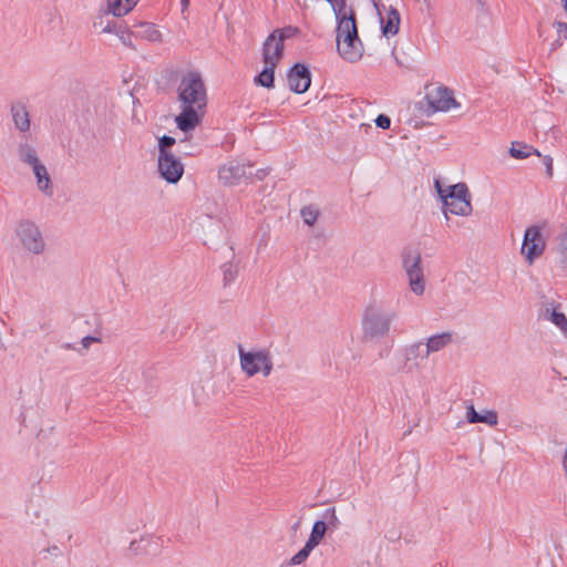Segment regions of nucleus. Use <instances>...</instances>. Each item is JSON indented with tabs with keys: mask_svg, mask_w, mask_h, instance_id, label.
Returning <instances> with one entry per match:
<instances>
[{
	"mask_svg": "<svg viewBox=\"0 0 567 567\" xmlns=\"http://www.w3.org/2000/svg\"><path fill=\"white\" fill-rule=\"evenodd\" d=\"M560 41L559 40H556L553 44H551V51L556 50L559 45H560Z\"/></svg>",
	"mask_w": 567,
	"mask_h": 567,
	"instance_id": "ea45409f",
	"label": "nucleus"
},
{
	"mask_svg": "<svg viewBox=\"0 0 567 567\" xmlns=\"http://www.w3.org/2000/svg\"><path fill=\"white\" fill-rule=\"evenodd\" d=\"M508 152L509 155L516 159H525L529 157L532 154H535L539 157L542 156L538 150L519 142H513Z\"/></svg>",
	"mask_w": 567,
	"mask_h": 567,
	"instance_id": "aec40b11",
	"label": "nucleus"
},
{
	"mask_svg": "<svg viewBox=\"0 0 567 567\" xmlns=\"http://www.w3.org/2000/svg\"><path fill=\"white\" fill-rule=\"evenodd\" d=\"M94 342H100V339L96 337L86 336L81 340V346L83 350H87Z\"/></svg>",
	"mask_w": 567,
	"mask_h": 567,
	"instance_id": "c9c22d12",
	"label": "nucleus"
},
{
	"mask_svg": "<svg viewBox=\"0 0 567 567\" xmlns=\"http://www.w3.org/2000/svg\"><path fill=\"white\" fill-rule=\"evenodd\" d=\"M549 320L554 323L564 334L567 332V317L555 310L551 311Z\"/></svg>",
	"mask_w": 567,
	"mask_h": 567,
	"instance_id": "c85d7f7f",
	"label": "nucleus"
},
{
	"mask_svg": "<svg viewBox=\"0 0 567 567\" xmlns=\"http://www.w3.org/2000/svg\"><path fill=\"white\" fill-rule=\"evenodd\" d=\"M158 173L169 184H176L184 174V165L174 154L158 155Z\"/></svg>",
	"mask_w": 567,
	"mask_h": 567,
	"instance_id": "9d476101",
	"label": "nucleus"
},
{
	"mask_svg": "<svg viewBox=\"0 0 567 567\" xmlns=\"http://www.w3.org/2000/svg\"><path fill=\"white\" fill-rule=\"evenodd\" d=\"M32 171L37 178L38 189L47 196H52L53 187L47 167L40 162L32 166Z\"/></svg>",
	"mask_w": 567,
	"mask_h": 567,
	"instance_id": "dca6fc26",
	"label": "nucleus"
},
{
	"mask_svg": "<svg viewBox=\"0 0 567 567\" xmlns=\"http://www.w3.org/2000/svg\"><path fill=\"white\" fill-rule=\"evenodd\" d=\"M434 187L443 203V213L446 219H449V214L457 216L472 214L471 195L466 184L457 183L444 186L439 179H435Z\"/></svg>",
	"mask_w": 567,
	"mask_h": 567,
	"instance_id": "7ed1b4c3",
	"label": "nucleus"
},
{
	"mask_svg": "<svg viewBox=\"0 0 567 567\" xmlns=\"http://www.w3.org/2000/svg\"><path fill=\"white\" fill-rule=\"evenodd\" d=\"M375 124L378 127L380 128H383V130H386L390 127L391 125V120L389 116L386 115H383V114H380L377 118H375Z\"/></svg>",
	"mask_w": 567,
	"mask_h": 567,
	"instance_id": "f704fd0d",
	"label": "nucleus"
},
{
	"mask_svg": "<svg viewBox=\"0 0 567 567\" xmlns=\"http://www.w3.org/2000/svg\"><path fill=\"white\" fill-rule=\"evenodd\" d=\"M327 1L331 4L332 10L339 21H341L343 13H346L347 16H350V13H348L346 10V1L344 0H327Z\"/></svg>",
	"mask_w": 567,
	"mask_h": 567,
	"instance_id": "72a5a7b5",
	"label": "nucleus"
},
{
	"mask_svg": "<svg viewBox=\"0 0 567 567\" xmlns=\"http://www.w3.org/2000/svg\"><path fill=\"white\" fill-rule=\"evenodd\" d=\"M14 235L20 247L28 254L40 256L45 252L47 243L42 229L34 221L20 220L14 228Z\"/></svg>",
	"mask_w": 567,
	"mask_h": 567,
	"instance_id": "423d86ee",
	"label": "nucleus"
},
{
	"mask_svg": "<svg viewBox=\"0 0 567 567\" xmlns=\"http://www.w3.org/2000/svg\"><path fill=\"white\" fill-rule=\"evenodd\" d=\"M248 168H250V165L235 159L229 161L219 167L218 178L224 185L234 186L251 175V172H247Z\"/></svg>",
	"mask_w": 567,
	"mask_h": 567,
	"instance_id": "1a4fd4ad",
	"label": "nucleus"
},
{
	"mask_svg": "<svg viewBox=\"0 0 567 567\" xmlns=\"http://www.w3.org/2000/svg\"><path fill=\"white\" fill-rule=\"evenodd\" d=\"M189 3V0H182V4L186 8Z\"/></svg>",
	"mask_w": 567,
	"mask_h": 567,
	"instance_id": "a19ab883",
	"label": "nucleus"
},
{
	"mask_svg": "<svg viewBox=\"0 0 567 567\" xmlns=\"http://www.w3.org/2000/svg\"><path fill=\"white\" fill-rule=\"evenodd\" d=\"M237 275L238 269L236 266L231 264H226L223 266V280L225 286L231 284L237 278Z\"/></svg>",
	"mask_w": 567,
	"mask_h": 567,
	"instance_id": "7c9ffc66",
	"label": "nucleus"
},
{
	"mask_svg": "<svg viewBox=\"0 0 567 567\" xmlns=\"http://www.w3.org/2000/svg\"><path fill=\"white\" fill-rule=\"evenodd\" d=\"M120 39L122 40L123 43H125V44L127 43L126 38L124 35H121Z\"/></svg>",
	"mask_w": 567,
	"mask_h": 567,
	"instance_id": "37998d69",
	"label": "nucleus"
},
{
	"mask_svg": "<svg viewBox=\"0 0 567 567\" xmlns=\"http://www.w3.org/2000/svg\"><path fill=\"white\" fill-rule=\"evenodd\" d=\"M138 35L152 42L162 40L161 31L152 23L143 22L140 24Z\"/></svg>",
	"mask_w": 567,
	"mask_h": 567,
	"instance_id": "b1692460",
	"label": "nucleus"
},
{
	"mask_svg": "<svg viewBox=\"0 0 567 567\" xmlns=\"http://www.w3.org/2000/svg\"><path fill=\"white\" fill-rule=\"evenodd\" d=\"M454 341V333L451 331H444L441 333L433 334L425 340L424 357H429L432 353L439 352Z\"/></svg>",
	"mask_w": 567,
	"mask_h": 567,
	"instance_id": "4468645a",
	"label": "nucleus"
},
{
	"mask_svg": "<svg viewBox=\"0 0 567 567\" xmlns=\"http://www.w3.org/2000/svg\"><path fill=\"white\" fill-rule=\"evenodd\" d=\"M543 162L546 166L548 177L553 176V158L549 155L543 156Z\"/></svg>",
	"mask_w": 567,
	"mask_h": 567,
	"instance_id": "4c0bfd02",
	"label": "nucleus"
},
{
	"mask_svg": "<svg viewBox=\"0 0 567 567\" xmlns=\"http://www.w3.org/2000/svg\"><path fill=\"white\" fill-rule=\"evenodd\" d=\"M327 529L328 528H327V524L324 520L315 522L307 543L316 548L323 539V537L327 533Z\"/></svg>",
	"mask_w": 567,
	"mask_h": 567,
	"instance_id": "4be33fe9",
	"label": "nucleus"
},
{
	"mask_svg": "<svg viewBox=\"0 0 567 567\" xmlns=\"http://www.w3.org/2000/svg\"><path fill=\"white\" fill-rule=\"evenodd\" d=\"M426 99L429 104L437 112H449L452 109L460 107V103L454 99L453 92L446 86H436L431 90Z\"/></svg>",
	"mask_w": 567,
	"mask_h": 567,
	"instance_id": "9b49d317",
	"label": "nucleus"
},
{
	"mask_svg": "<svg viewBox=\"0 0 567 567\" xmlns=\"http://www.w3.org/2000/svg\"><path fill=\"white\" fill-rule=\"evenodd\" d=\"M276 66L265 64L264 70L255 78V83L267 89L274 87Z\"/></svg>",
	"mask_w": 567,
	"mask_h": 567,
	"instance_id": "5701e85b",
	"label": "nucleus"
},
{
	"mask_svg": "<svg viewBox=\"0 0 567 567\" xmlns=\"http://www.w3.org/2000/svg\"><path fill=\"white\" fill-rule=\"evenodd\" d=\"M18 154L20 159L31 167L40 163L35 150L29 143H20L18 146Z\"/></svg>",
	"mask_w": 567,
	"mask_h": 567,
	"instance_id": "412c9836",
	"label": "nucleus"
},
{
	"mask_svg": "<svg viewBox=\"0 0 567 567\" xmlns=\"http://www.w3.org/2000/svg\"><path fill=\"white\" fill-rule=\"evenodd\" d=\"M555 252L563 264H567V228L556 238Z\"/></svg>",
	"mask_w": 567,
	"mask_h": 567,
	"instance_id": "a878e982",
	"label": "nucleus"
},
{
	"mask_svg": "<svg viewBox=\"0 0 567 567\" xmlns=\"http://www.w3.org/2000/svg\"><path fill=\"white\" fill-rule=\"evenodd\" d=\"M564 336L567 338V332Z\"/></svg>",
	"mask_w": 567,
	"mask_h": 567,
	"instance_id": "a18cd8bd",
	"label": "nucleus"
},
{
	"mask_svg": "<svg viewBox=\"0 0 567 567\" xmlns=\"http://www.w3.org/2000/svg\"><path fill=\"white\" fill-rule=\"evenodd\" d=\"M337 47L339 54L349 62H357L362 58L363 47L358 37L354 14L343 13L337 28Z\"/></svg>",
	"mask_w": 567,
	"mask_h": 567,
	"instance_id": "20e7f679",
	"label": "nucleus"
},
{
	"mask_svg": "<svg viewBox=\"0 0 567 567\" xmlns=\"http://www.w3.org/2000/svg\"><path fill=\"white\" fill-rule=\"evenodd\" d=\"M466 419L470 423H485L495 426L498 423L497 413L493 410H485L482 413L476 412L473 405L466 409Z\"/></svg>",
	"mask_w": 567,
	"mask_h": 567,
	"instance_id": "f3484780",
	"label": "nucleus"
},
{
	"mask_svg": "<svg viewBox=\"0 0 567 567\" xmlns=\"http://www.w3.org/2000/svg\"><path fill=\"white\" fill-rule=\"evenodd\" d=\"M402 267L410 290L415 296L424 295L426 280L424 276L421 252L414 248L405 249L402 254Z\"/></svg>",
	"mask_w": 567,
	"mask_h": 567,
	"instance_id": "0eeeda50",
	"label": "nucleus"
},
{
	"mask_svg": "<svg viewBox=\"0 0 567 567\" xmlns=\"http://www.w3.org/2000/svg\"><path fill=\"white\" fill-rule=\"evenodd\" d=\"M554 27L556 28V30H557L559 35H561L563 38L567 39V23L560 22V21H556L554 23Z\"/></svg>",
	"mask_w": 567,
	"mask_h": 567,
	"instance_id": "e433bc0d",
	"label": "nucleus"
},
{
	"mask_svg": "<svg viewBox=\"0 0 567 567\" xmlns=\"http://www.w3.org/2000/svg\"><path fill=\"white\" fill-rule=\"evenodd\" d=\"M323 518L327 520L326 522L327 528L328 527L337 528L340 524L334 507H330V508L326 509L323 513Z\"/></svg>",
	"mask_w": 567,
	"mask_h": 567,
	"instance_id": "473e14b6",
	"label": "nucleus"
},
{
	"mask_svg": "<svg viewBox=\"0 0 567 567\" xmlns=\"http://www.w3.org/2000/svg\"><path fill=\"white\" fill-rule=\"evenodd\" d=\"M300 214H301L303 221L307 225L312 226L316 224V221L320 215V210L316 205H308L301 209Z\"/></svg>",
	"mask_w": 567,
	"mask_h": 567,
	"instance_id": "cd10ccee",
	"label": "nucleus"
},
{
	"mask_svg": "<svg viewBox=\"0 0 567 567\" xmlns=\"http://www.w3.org/2000/svg\"><path fill=\"white\" fill-rule=\"evenodd\" d=\"M285 45L280 39H276L275 35H268L262 43V62L264 64L276 66L284 56Z\"/></svg>",
	"mask_w": 567,
	"mask_h": 567,
	"instance_id": "ddd939ff",
	"label": "nucleus"
},
{
	"mask_svg": "<svg viewBox=\"0 0 567 567\" xmlns=\"http://www.w3.org/2000/svg\"><path fill=\"white\" fill-rule=\"evenodd\" d=\"M382 33L385 37L395 35L400 29V13L399 11L390 7L386 17L381 18Z\"/></svg>",
	"mask_w": 567,
	"mask_h": 567,
	"instance_id": "a211bd4d",
	"label": "nucleus"
},
{
	"mask_svg": "<svg viewBox=\"0 0 567 567\" xmlns=\"http://www.w3.org/2000/svg\"><path fill=\"white\" fill-rule=\"evenodd\" d=\"M102 32H103V33H113V32H116V30H115V23H114V22H107V23L102 28Z\"/></svg>",
	"mask_w": 567,
	"mask_h": 567,
	"instance_id": "58836bf2",
	"label": "nucleus"
},
{
	"mask_svg": "<svg viewBox=\"0 0 567 567\" xmlns=\"http://www.w3.org/2000/svg\"><path fill=\"white\" fill-rule=\"evenodd\" d=\"M398 313L393 309L384 307L378 301H371L363 310L361 327L365 340H380L385 338L391 330V324Z\"/></svg>",
	"mask_w": 567,
	"mask_h": 567,
	"instance_id": "f03ea898",
	"label": "nucleus"
},
{
	"mask_svg": "<svg viewBox=\"0 0 567 567\" xmlns=\"http://www.w3.org/2000/svg\"><path fill=\"white\" fill-rule=\"evenodd\" d=\"M177 103L179 113L175 116V124L188 134L202 124L207 110V89L199 72L183 74L177 86Z\"/></svg>",
	"mask_w": 567,
	"mask_h": 567,
	"instance_id": "f257e3e1",
	"label": "nucleus"
},
{
	"mask_svg": "<svg viewBox=\"0 0 567 567\" xmlns=\"http://www.w3.org/2000/svg\"><path fill=\"white\" fill-rule=\"evenodd\" d=\"M561 1L564 2V6H566V3H567V0H561Z\"/></svg>",
	"mask_w": 567,
	"mask_h": 567,
	"instance_id": "c03bdc74",
	"label": "nucleus"
},
{
	"mask_svg": "<svg viewBox=\"0 0 567 567\" xmlns=\"http://www.w3.org/2000/svg\"><path fill=\"white\" fill-rule=\"evenodd\" d=\"M52 553H54V554H60V549H59L58 547H53V548H52Z\"/></svg>",
	"mask_w": 567,
	"mask_h": 567,
	"instance_id": "79ce46f5",
	"label": "nucleus"
},
{
	"mask_svg": "<svg viewBox=\"0 0 567 567\" xmlns=\"http://www.w3.org/2000/svg\"><path fill=\"white\" fill-rule=\"evenodd\" d=\"M11 117L14 124V127L21 132L25 133L30 130L31 120L29 111L24 103L22 102H13L10 107Z\"/></svg>",
	"mask_w": 567,
	"mask_h": 567,
	"instance_id": "2eb2a0df",
	"label": "nucleus"
},
{
	"mask_svg": "<svg viewBox=\"0 0 567 567\" xmlns=\"http://www.w3.org/2000/svg\"><path fill=\"white\" fill-rule=\"evenodd\" d=\"M288 85L295 93H305L310 84L311 76L306 65L297 63L295 64L287 74Z\"/></svg>",
	"mask_w": 567,
	"mask_h": 567,
	"instance_id": "f8f14e48",
	"label": "nucleus"
},
{
	"mask_svg": "<svg viewBox=\"0 0 567 567\" xmlns=\"http://www.w3.org/2000/svg\"><path fill=\"white\" fill-rule=\"evenodd\" d=\"M313 549L315 547L306 542L305 546L288 560L287 566L302 565L308 559Z\"/></svg>",
	"mask_w": 567,
	"mask_h": 567,
	"instance_id": "bb28decb",
	"label": "nucleus"
},
{
	"mask_svg": "<svg viewBox=\"0 0 567 567\" xmlns=\"http://www.w3.org/2000/svg\"><path fill=\"white\" fill-rule=\"evenodd\" d=\"M176 143V140L171 136H162L158 141V155L172 154L169 148Z\"/></svg>",
	"mask_w": 567,
	"mask_h": 567,
	"instance_id": "2f4dec72",
	"label": "nucleus"
},
{
	"mask_svg": "<svg viewBox=\"0 0 567 567\" xmlns=\"http://www.w3.org/2000/svg\"><path fill=\"white\" fill-rule=\"evenodd\" d=\"M140 0H107V12L114 17L127 14Z\"/></svg>",
	"mask_w": 567,
	"mask_h": 567,
	"instance_id": "6ab92c4d",
	"label": "nucleus"
},
{
	"mask_svg": "<svg viewBox=\"0 0 567 567\" xmlns=\"http://www.w3.org/2000/svg\"><path fill=\"white\" fill-rule=\"evenodd\" d=\"M424 343L421 341L411 343L410 346L404 348V359H405V365L408 362L416 360L417 358L424 359Z\"/></svg>",
	"mask_w": 567,
	"mask_h": 567,
	"instance_id": "393cba45",
	"label": "nucleus"
},
{
	"mask_svg": "<svg viewBox=\"0 0 567 567\" xmlns=\"http://www.w3.org/2000/svg\"><path fill=\"white\" fill-rule=\"evenodd\" d=\"M297 33L298 29L289 25L282 29L275 30L270 33V35H275L276 39H280L281 43L284 44L286 39H290L295 37Z\"/></svg>",
	"mask_w": 567,
	"mask_h": 567,
	"instance_id": "c756f323",
	"label": "nucleus"
},
{
	"mask_svg": "<svg viewBox=\"0 0 567 567\" xmlns=\"http://www.w3.org/2000/svg\"><path fill=\"white\" fill-rule=\"evenodd\" d=\"M546 250V239L539 226H529L525 229L520 255L525 262L532 266Z\"/></svg>",
	"mask_w": 567,
	"mask_h": 567,
	"instance_id": "6e6552de",
	"label": "nucleus"
},
{
	"mask_svg": "<svg viewBox=\"0 0 567 567\" xmlns=\"http://www.w3.org/2000/svg\"><path fill=\"white\" fill-rule=\"evenodd\" d=\"M238 355L240 369L248 378H252L259 373L266 378L269 377L274 370L272 355L269 349L254 348L245 350L239 346Z\"/></svg>",
	"mask_w": 567,
	"mask_h": 567,
	"instance_id": "39448f33",
	"label": "nucleus"
}]
</instances>
